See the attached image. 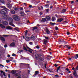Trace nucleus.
Returning <instances> with one entry per match:
<instances>
[{
	"label": "nucleus",
	"instance_id": "obj_1",
	"mask_svg": "<svg viewBox=\"0 0 78 78\" xmlns=\"http://www.w3.org/2000/svg\"><path fill=\"white\" fill-rule=\"evenodd\" d=\"M2 8H3L5 9H2L0 11V13L1 14H6L8 12V11H9V9L5 7V6H1Z\"/></svg>",
	"mask_w": 78,
	"mask_h": 78
},
{
	"label": "nucleus",
	"instance_id": "obj_2",
	"mask_svg": "<svg viewBox=\"0 0 78 78\" xmlns=\"http://www.w3.org/2000/svg\"><path fill=\"white\" fill-rule=\"evenodd\" d=\"M8 20V21L9 22V25H10L13 27H15V25H14V24L12 23V22H13V20H12V18H9V19Z\"/></svg>",
	"mask_w": 78,
	"mask_h": 78
},
{
	"label": "nucleus",
	"instance_id": "obj_3",
	"mask_svg": "<svg viewBox=\"0 0 78 78\" xmlns=\"http://www.w3.org/2000/svg\"><path fill=\"white\" fill-rule=\"evenodd\" d=\"M13 19L16 21H19L20 20L19 17L16 15H13Z\"/></svg>",
	"mask_w": 78,
	"mask_h": 78
},
{
	"label": "nucleus",
	"instance_id": "obj_4",
	"mask_svg": "<svg viewBox=\"0 0 78 78\" xmlns=\"http://www.w3.org/2000/svg\"><path fill=\"white\" fill-rule=\"evenodd\" d=\"M2 18L3 19H6V20H8L9 18V16L8 15L4 14L2 16Z\"/></svg>",
	"mask_w": 78,
	"mask_h": 78
},
{
	"label": "nucleus",
	"instance_id": "obj_5",
	"mask_svg": "<svg viewBox=\"0 0 78 78\" xmlns=\"http://www.w3.org/2000/svg\"><path fill=\"white\" fill-rule=\"evenodd\" d=\"M3 22L2 21V18H0V23H2ZM0 27L2 28H5V26H4L2 24L0 23Z\"/></svg>",
	"mask_w": 78,
	"mask_h": 78
},
{
	"label": "nucleus",
	"instance_id": "obj_6",
	"mask_svg": "<svg viewBox=\"0 0 78 78\" xmlns=\"http://www.w3.org/2000/svg\"><path fill=\"white\" fill-rule=\"evenodd\" d=\"M25 40L26 41H29L30 39H31V37H25Z\"/></svg>",
	"mask_w": 78,
	"mask_h": 78
},
{
	"label": "nucleus",
	"instance_id": "obj_7",
	"mask_svg": "<svg viewBox=\"0 0 78 78\" xmlns=\"http://www.w3.org/2000/svg\"><path fill=\"white\" fill-rule=\"evenodd\" d=\"M45 31L47 33V34H50V31H49V30L47 29H46Z\"/></svg>",
	"mask_w": 78,
	"mask_h": 78
},
{
	"label": "nucleus",
	"instance_id": "obj_8",
	"mask_svg": "<svg viewBox=\"0 0 78 78\" xmlns=\"http://www.w3.org/2000/svg\"><path fill=\"white\" fill-rule=\"evenodd\" d=\"M6 28L7 30H12V27L9 26H7Z\"/></svg>",
	"mask_w": 78,
	"mask_h": 78
},
{
	"label": "nucleus",
	"instance_id": "obj_9",
	"mask_svg": "<svg viewBox=\"0 0 78 78\" xmlns=\"http://www.w3.org/2000/svg\"><path fill=\"white\" fill-rule=\"evenodd\" d=\"M27 49H28L29 50H28V51H29V52H30V53H32V51H33V50H32V49H30V48L29 47H28L27 46Z\"/></svg>",
	"mask_w": 78,
	"mask_h": 78
},
{
	"label": "nucleus",
	"instance_id": "obj_10",
	"mask_svg": "<svg viewBox=\"0 0 78 78\" xmlns=\"http://www.w3.org/2000/svg\"><path fill=\"white\" fill-rule=\"evenodd\" d=\"M20 16H24V15H25L23 11L20 12Z\"/></svg>",
	"mask_w": 78,
	"mask_h": 78
},
{
	"label": "nucleus",
	"instance_id": "obj_11",
	"mask_svg": "<svg viewBox=\"0 0 78 78\" xmlns=\"http://www.w3.org/2000/svg\"><path fill=\"white\" fill-rule=\"evenodd\" d=\"M2 23L4 25H7L8 24V23L6 21H4L2 22Z\"/></svg>",
	"mask_w": 78,
	"mask_h": 78
},
{
	"label": "nucleus",
	"instance_id": "obj_12",
	"mask_svg": "<svg viewBox=\"0 0 78 78\" xmlns=\"http://www.w3.org/2000/svg\"><path fill=\"white\" fill-rule=\"evenodd\" d=\"M65 47H67L68 48V49H71V46H69L67 45H65Z\"/></svg>",
	"mask_w": 78,
	"mask_h": 78
},
{
	"label": "nucleus",
	"instance_id": "obj_13",
	"mask_svg": "<svg viewBox=\"0 0 78 78\" xmlns=\"http://www.w3.org/2000/svg\"><path fill=\"white\" fill-rule=\"evenodd\" d=\"M7 5L9 8H11V4H10V3H8L7 4Z\"/></svg>",
	"mask_w": 78,
	"mask_h": 78
},
{
	"label": "nucleus",
	"instance_id": "obj_14",
	"mask_svg": "<svg viewBox=\"0 0 78 78\" xmlns=\"http://www.w3.org/2000/svg\"><path fill=\"white\" fill-rule=\"evenodd\" d=\"M17 72L18 71L16 70H15V71L12 70V73L13 75H14V74H16V73H17Z\"/></svg>",
	"mask_w": 78,
	"mask_h": 78
},
{
	"label": "nucleus",
	"instance_id": "obj_15",
	"mask_svg": "<svg viewBox=\"0 0 78 78\" xmlns=\"http://www.w3.org/2000/svg\"><path fill=\"white\" fill-rule=\"evenodd\" d=\"M46 21V18H42L41 21V22H45Z\"/></svg>",
	"mask_w": 78,
	"mask_h": 78
},
{
	"label": "nucleus",
	"instance_id": "obj_16",
	"mask_svg": "<svg viewBox=\"0 0 78 78\" xmlns=\"http://www.w3.org/2000/svg\"><path fill=\"white\" fill-rule=\"evenodd\" d=\"M43 41V44H44L46 45V44H47L48 42L47 40H44Z\"/></svg>",
	"mask_w": 78,
	"mask_h": 78
},
{
	"label": "nucleus",
	"instance_id": "obj_17",
	"mask_svg": "<svg viewBox=\"0 0 78 78\" xmlns=\"http://www.w3.org/2000/svg\"><path fill=\"white\" fill-rule=\"evenodd\" d=\"M0 39L2 41H5V39L2 37H0Z\"/></svg>",
	"mask_w": 78,
	"mask_h": 78
},
{
	"label": "nucleus",
	"instance_id": "obj_18",
	"mask_svg": "<svg viewBox=\"0 0 78 78\" xmlns=\"http://www.w3.org/2000/svg\"><path fill=\"white\" fill-rule=\"evenodd\" d=\"M31 38L33 41H34V40L35 39V37H34V36H31Z\"/></svg>",
	"mask_w": 78,
	"mask_h": 78
},
{
	"label": "nucleus",
	"instance_id": "obj_19",
	"mask_svg": "<svg viewBox=\"0 0 78 78\" xmlns=\"http://www.w3.org/2000/svg\"><path fill=\"white\" fill-rule=\"evenodd\" d=\"M64 20V19H62V18H60L59 19H58V22H62V20Z\"/></svg>",
	"mask_w": 78,
	"mask_h": 78
},
{
	"label": "nucleus",
	"instance_id": "obj_20",
	"mask_svg": "<svg viewBox=\"0 0 78 78\" xmlns=\"http://www.w3.org/2000/svg\"><path fill=\"white\" fill-rule=\"evenodd\" d=\"M73 75L74 76V77H75V78H78V75L76 73H74Z\"/></svg>",
	"mask_w": 78,
	"mask_h": 78
},
{
	"label": "nucleus",
	"instance_id": "obj_21",
	"mask_svg": "<svg viewBox=\"0 0 78 78\" xmlns=\"http://www.w3.org/2000/svg\"><path fill=\"white\" fill-rule=\"evenodd\" d=\"M14 45H15V43L14 42L10 44V46H12V47H13V46H14Z\"/></svg>",
	"mask_w": 78,
	"mask_h": 78
},
{
	"label": "nucleus",
	"instance_id": "obj_22",
	"mask_svg": "<svg viewBox=\"0 0 78 78\" xmlns=\"http://www.w3.org/2000/svg\"><path fill=\"white\" fill-rule=\"evenodd\" d=\"M11 13L12 14H15V11L14 10H12L11 11Z\"/></svg>",
	"mask_w": 78,
	"mask_h": 78
},
{
	"label": "nucleus",
	"instance_id": "obj_23",
	"mask_svg": "<svg viewBox=\"0 0 78 78\" xmlns=\"http://www.w3.org/2000/svg\"><path fill=\"white\" fill-rule=\"evenodd\" d=\"M46 19L48 20H50V16H47L46 17Z\"/></svg>",
	"mask_w": 78,
	"mask_h": 78
},
{
	"label": "nucleus",
	"instance_id": "obj_24",
	"mask_svg": "<svg viewBox=\"0 0 78 78\" xmlns=\"http://www.w3.org/2000/svg\"><path fill=\"white\" fill-rule=\"evenodd\" d=\"M66 11V9H63L62 10V11H61L62 13H64V12H65Z\"/></svg>",
	"mask_w": 78,
	"mask_h": 78
},
{
	"label": "nucleus",
	"instance_id": "obj_25",
	"mask_svg": "<svg viewBox=\"0 0 78 78\" xmlns=\"http://www.w3.org/2000/svg\"><path fill=\"white\" fill-rule=\"evenodd\" d=\"M51 20L52 21H55V20H56V18H55V17H53L52 18Z\"/></svg>",
	"mask_w": 78,
	"mask_h": 78
},
{
	"label": "nucleus",
	"instance_id": "obj_26",
	"mask_svg": "<svg viewBox=\"0 0 78 78\" xmlns=\"http://www.w3.org/2000/svg\"><path fill=\"white\" fill-rule=\"evenodd\" d=\"M23 50H26V51H28V50H27V49L25 47V46H23Z\"/></svg>",
	"mask_w": 78,
	"mask_h": 78
},
{
	"label": "nucleus",
	"instance_id": "obj_27",
	"mask_svg": "<svg viewBox=\"0 0 78 78\" xmlns=\"http://www.w3.org/2000/svg\"><path fill=\"white\" fill-rule=\"evenodd\" d=\"M38 73H39V71H37L35 72L34 75H37V74H38Z\"/></svg>",
	"mask_w": 78,
	"mask_h": 78
},
{
	"label": "nucleus",
	"instance_id": "obj_28",
	"mask_svg": "<svg viewBox=\"0 0 78 78\" xmlns=\"http://www.w3.org/2000/svg\"><path fill=\"white\" fill-rule=\"evenodd\" d=\"M60 68H61V66H59L58 67L57 69V71L58 72V70H59L60 69Z\"/></svg>",
	"mask_w": 78,
	"mask_h": 78
},
{
	"label": "nucleus",
	"instance_id": "obj_29",
	"mask_svg": "<svg viewBox=\"0 0 78 78\" xmlns=\"http://www.w3.org/2000/svg\"><path fill=\"white\" fill-rule=\"evenodd\" d=\"M28 33V30H26V32H25V36H27V34Z\"/></svg>",
	"mask_w": 78,
	"mask_h": 78
},
{
	"label": "nucleus",
	"instance_id": "obj_30",
	"mask_svg": "<svg viewBox=\"0 0 78 78\" xmlns=\"http://www.w3.org/2000/svg\"><path fill=\"white\" fill-rule=\"evenodd\" d=\"M50 23L51 25H55V23L50 22Z\"/></svg>",
	"mask_w": 78,
	"mask_h": 78
},
{
	"label": "nucleus",
	"instance_id": "obj_31",
	"mask_svg": "<svg viewBox=\"0 0 78 78\" xmlns=\"http://www.w3.org/2000/svg\"><path fill=\"white\" fill-rule=\"evenodd\" d=\"M44 6H45L46 8H49V5L47 4L46 5H45Z\"/></svg>",
	"mask_w": 78,
	"mask_h": 78
},
{
	"label": "nucleus",
	"instance_id": "obj_32",
	"mask_svg": "<svg viewBox=\"0 0 78 78\" xmlns=\"http://www.w3.org/2000/svg\"><path fill=\"white\" fill-rule=\"evenodd\" d=\"M0 2H2V3H5V1L3 0H0Z\"/></svg>",
	"mask_w": 78,
	"mask_h": 78
},
{
	"label": "nucleus",
	"instance_id": "obj_33",
	"mask_svg": "<svg viewBox=\"0 0 78 78\" xmlns=\"http://www.w3.org/2000/svg\"><path fill=\"white\" fill-rule=\"evenodd\" d=\"M13 8L14 10H17L18 9L17 7H13Z\"/></svg>",
	"mask_w": 78,
	"mask_h": 78
},
{
	"label": "nucleus",
	"instance_id": "obj_34",
	"mask_svg": "<svg viewBox=\"0 0 78 78\" xmlns=\"http://www.w3.org/2000/svg\"><path fill=\"white\" fill-rule=\"evenodd\" d=\"M6 62H7V63H9V62H10V60H7L6 61Z\"/></svg>",
	"mask_w": 78,
	"mask_h": 78
},
{
	"label": "nucleus",
	"instance_id": "obj_35",
	"mask_svg": "<svg viewBox=\"0 0 78 78\" xmlns=\"http://www.w3.org/2000/svg\"><path fill=\"white\" fill-rule=\"evenodd\" d=\"M20 11H22L23 10V8H19Z\"/></svg>",
	"mask_w": 78,
	"mask_h": 78
},
{
	"label": "nucleus",
	"instance_id": "obj_36",
	"mask_svg": "<svg viewBox=\"0 0 78 78\" xmlns=\"http://www.w3.org/2000/svg\"><path fill=\"white\" fill-rule=\"evenodd\" d=\"M4 47L5 48H6V47H8V45H7V44H5L4 46Z\"/></svg>",
	"mask_w": 78,
	"mask_h": 78
},
{
	"label": "nucleus",
	"instance_id": "obj_37",
	"mask_svg": "<svg viewBox=\"0 0 78 78\" xmlns=\"http://www.w3.org/2000/svg\"><path fill=\"white\" fill-rule=\"evenodd\" d=\"M6 73L5 72L3 73V75L4 76H6V75H5Z\"/></svg>",
	"mask_w": 78,
	"mask_h": 78
},
{
	"label": "nucleus",
	"instance_id": "obj_38",
	"mask_svg": "<svg viewBox=\"0 0 78 78\" xmlns=\"http://www.w3.org/2000/svg\"><path fill=\"white\" fill-rule=\"evenodd\" d=\"M19 51H20L19 52V53H21V52H22V51H23L22 50H20Z\"/></svg>",
	"mask_w": 78,
	"mask_h": 78
},
{
	"label": "nucleus",
	"instance_id": "obj_39",
	"mask_svg": "<svg viewBox=\"0 0 78 78\" xmlns=\"http://www.w3.org/2000/svg\"><path fill=\"white\" fill-rule=\"evenodd\" d=\"M9 35H3L4 36H5V37H8Z\"/></svg>",
	"mask_w": 78,
	"mask_h": 78
},
{
	"label": "nucleus",
	"instance_id": "obj_40",
	"mask_svg": "<svg viewBox=\"0 0 78 78\" xmlns=\"http://www.w3.org/2000/svg\"><path fill=\"white\" fill-rule=\"evenodd\" d=\"M12 55L13 56H16V55L15 54H14V53L12 54Z\"/></svg>",
	"mask_w": 78,
	"mask_h": 78
},
{
	"label": "nucleus",
	"instance_id": "obj_41",
	"mask_svg": "<svg viewBox=\"0 0 78 78\" xmlns=\"http://www.w3.org/2000/svg\"><path fill=\"white\" fill-rule=\"evenodd\" d=\"M66 70H67V71H69V68H66Z\"/></svg>",
	"mask_w": 78,
	"mask_h": 78
},
{
	"label": "nucleus",
	"instance_id": "obj_42",
	"mask_svg": "<svg viewBox=\"0 0 78 78\" xmlns=\"http://www.w3.org/2000/svg\"><path fill=\"white\" fill-rule=\"evenodd\" d=\"M66 34H67V35H69V34H70V33L69 32H67L66 33Z\"/></svg>",
	"mask_w": 78,
	"mask_h": 78
},
{
	"label": "nucleus",
	"instance_id": "obj_43",
	"mask_svg": "<svg viewBox=\"0 0 78 78\" xmlns=\"http://www.w3.org/2000/svg\"><path fill=\"white\" fill-rule=\"evenodd\" d=\"M55 28L56 30H58V28L57 27H55Z\"/></svg>",
	"mask_w": 78,
	"mask_h": 78
},
{
	"label": "nucleus",
	"instance_id": "obj_44",
	"mask_svg": "<svg viewBox=\"0 0 78 78\" xmlns=\"http://www.w3.org/2000/svg\"><path fill=\"white\" fill-rule=\"evenodd\" d=\"M36 59H39H39H40L39 57V56H38L37 57H36Z\"/></svg>",
	"mask_w": 78,
	"mask_h": 78
},
{
	"label": "nucleus",
	"instance_id": "obj_45",
	"mask_svg": "<svg viewBox=\"0 0 78 78\" xmlns=\"http://www.w3.org/2000/svg\"><path fill=\"white\" fill-rule=\"evenodd\" d=\"M30 44V45H33V43L30 42L29 43Z\"/></svg>",
	"mask_w": 78,
	"mask_h": 78
},
{
	"label": "nucleus",
	"instance_id": "obj_46",
	"mask_svg": "<svg viewBox=\"0 0 78 78\" xmlns=\"http://www.w3.org/2000/svg\"><path fill=\"white\" fill-rule=\"evenodd\" d=\"M33 29H34V30H35L36 29H37V27H34L33 28Z\"/></svg>",
	"mask_w": 78,
	"mask_h": 78
},
{
	"label": "nucleus",
	"instance_id": "obj_47",
	"mask_svg": "<svg viewBox=\"0 0 78 78\" xmlns=\"http://www.w3.org/2000/svg\"><path fill=\"white\" fill-rule=\"evenodd\" d=\"M53 8V6L52 5H50V8Z\"/></svg>",
	"mask_w": 78,
	"mask_h": 78
},
{
	"label": "nucleus",
	"instance_id": "obj_48",
	"mask_svg": "<svg viewBox=\"0 0 78 78\" xmlns=\"http://www.w3.org/2000/svg\"><path fill=\"white\" fill-rule=\"evenodd\" d=\"M55 76H56L57 77H58V76H58V75H55Z\"/></svg>",
	"mask_w": 78,
	"mask_h": 78
},
{
	"label": "nucleus",
	"instance_id": "obj_49",
	"mask_svg": "<svg viewBox=\"0 0 78 78\" xmlns=\"http://www.w3.org/2000/svg\"><path fill=\"white\" fill-rule=\"evenodd\" d=\"M45 38L46 39H48V38L47 37H45Z\"/></svg>",
	"mask_w": 78,
	"mask_h": 78
},
{
	"label": "nucleus",
	"instance_id": "obj_50",
	"mask_svg": "<svg viewBox=\"0 0 78 78\" xmlns=\"http://www.w3.org/2000/svg\"><path fill=\"white\" fill-rule=\"evenodd\" d=\"M37 48L39 49V47L38 46H36Z\"/></svg>",
	"mask_w": 78,
	"mask_h": 78
},
{
	"label": "nucleus",
	"instance_id": "obj_51",
	"mask_svg": "<svg viewBox=\"0 0 78 78\" xmlns=\"http://www.w3.org/2000/svg\"><path fill=\"white\" fill-rule=\"evenodd\" d=\"M29 8H32V5H29Z\"/></svg>",
	"mask_w": 78,
	"mask_h": 78
},
{
	"label": "nucleus",
	"instance_id": "obj_52",
	"mask_svg": "<svg viewBox=\"0 0 78 78\" xmlns=\"http://www.w3.org/2000/svg\"><path fill=\"white\" fill-rule=\"evenodd\" d=\"M25 12H30V11H29V10H26Z\"/></svg>",
	"mask_w": 78,
	"mask_h": 78
},
{
	"label": "nucleus",
	"instance_id": "obj_53",
	"mask_svg": "<svg viewBox=\"0 0 78 78\" xmlns=\"http://www.w3.org/2000/svg\"><path fill=\"white\" fill-rule=\"evenodd\" d=\"M55 17H57V18H58V15H55Z\"/></svg>",
	"mask_w": 78,
	"mask_h": 78
},
{
	"label": "nucleus",
	"instance_id": "obj_54",
	"mask_svg": "<svg viewBox=\"0 0 78 78\" xmlns=\"http://www.w3.org/2000/svg\"><path fill=\"white\" fill-rule=\"evenodd\" d=\"M0 66H2V67H4V66L0 64Z\"/></svg>",
	"mask_w": 78,
	"mask_h": 78
},
{
	"label": "nucleus",
	"instance_id": "obj_55",
	"mask_svg": "<svg viewBox=\"0 0 78 78\" xmlns=\"http://www.w3.org/2000/svg\"><path fill=\"white\" fill-rule=\"evenodd\" d=\"M21 59H24L25 58V57H21Z\"/></svg>",
	"mask_w": 78,
	"mask_h": 78
},
{
	"label": "nucleus",
	"instance_id": "obj_56",
	"mask_svg": "<svg viewBox=\"0 0 78 78\" xmlns=\"http://www.w3.org/2000/svg\"><path fill=\"white\" fill-rule=\"evenodd\" d=\"M54 66H55V67H58V65H57L56 64H55L54 65Z\"/></svg>",
	"mask_w": 78,
	"mask_h": 78
},
{
	"label": "nucleus",
	"instance_id": "obj_57",
	"mask_svg": "<svg viewBox=\"0 0 78 78\" xmlns=\"http://www.w3.org/2000/svg\"><path fill=\"white\" fill-rule=\"evenodd\" d=\"M72 70H75V68L73 67L72 69Z\"/></svg>",
	"mask_w": 78,
	"mask_h": 78
},
{
	"label": "nucleus",
	"instance_id": "obj_58",
	"mask_svg": "<svg viewBox=\"0 0 78 78\" xmlns=\"http://www.w3.org/2000/svg\"><path fill=\"white\" fill-rule=\"evenodd\" d=\"M73 2H74L73 1H72L71 2V3H72H72H73Z\"/></svg>",
	"mask_w": 78,
	"mask_h": 78
},
{
	"label": "nucleus",
	"instance_id": "obj_59",
	"mask_svg": "<svg viewBox=\"0 0 78 78\" xmlns=\"http://www.w3.org/2000/svg\"><path fill=\"white\" fill-rule=\"evenodd\" d=\"M8 77L9 78H10V75L8 74Z\"/></svg>",
	"mask_w": 78,
	"mask_h": 78
},
{
	"label": "nucleus",
	"instance_id": "obj_60",
	"mask_svg": "<svg viewBox=\"0 0 78 78\" xmlns=\"http://www.w3.org/2000/svg\"><path fill=\"white\" fill-rule=\"evenodd\" d=\"M69 60H71V59H72V58H69Z\"/></svg>",
	"mask_w": 78,
	"mask_h": 78
},
{
	"label": "nucleus",
	"instance_id": "obj_61",
	"mask_svg": "<svg viewBox=\"0 0 78 78\" xmlns=\"http://www.w3.org/2000/svg\"><path fill=\"white\" fill-rule=\"evenodd\" d=\"M44 67H45V69H47V67H46V64H45L44 65Z\"/></svg>",
	"mask_w": 78,
	"mask_h": 78
},
{
	"label": "nucleus",
	"instance_id": "obj_62",
	"mask_svg": "<svg viewBox=\"0 0 78 78\" xmlns=\"http://www.w3.org/2000/svg\"><path fill=\"white\" fill-rule=\"evenodd\" d=\"M9 57H10V55H8V57L9 58Z\"/></svg>",
	"mask_w": 78,
	"mask_h": 78
},
{
	"label": "nucleus",
	"instance_id": "obj_63",
	"mask_svg": "<svg viewBox=\"0 0 78 78\" xmlns=\"http://www.w3.org/2000/svg\"><path fill=\"white\" fill-rule=\"evenodd\" d=\"M71 26H72V27H73L74 26V25H73V24H72L71 25Z\"/></svg>",
	"mask_w": 78,
	"mask_h": 78
},
{
	"label": "nucleus",
	"instance_id": "obj_64",
	"mask_svg": "<svg viewBox=\"0 0 78 78\" xmlns=\"http://www.w3.org/2000/svg\"><path fill=\"white\" fill-rule=\"evenodd\" d=\"M8 2H11V0H7Z\"/></svg>",
	"mask_w": 78,
	"mask_h": 78
}]
</instances>
